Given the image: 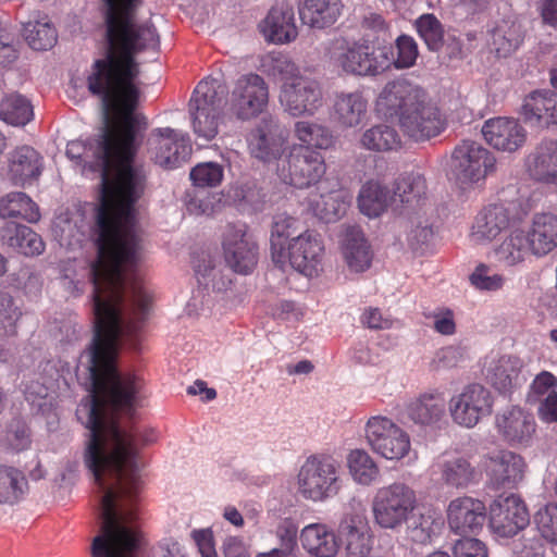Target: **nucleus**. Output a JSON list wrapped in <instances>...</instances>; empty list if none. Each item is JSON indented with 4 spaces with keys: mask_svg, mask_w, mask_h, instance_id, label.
<instances>
[{
    "mask_svg": "<svg viewBox=\"0 0 557 557\" xmlns=\"http://www.w3.org/2000/svg\"><path fill=\"white\" fill-rule=\"evenodd\" d=\"M97 247V258L90 264L92 394L84 462L103 495L102 524L90 550L92 557H136L139 532L135 522L143 491L138 444H150L156 435L121 426L117 414L134 416L143 381L133 373L122 374L116 362L121 341L137 336L152 299L144 286L139 246Z\"/></svg>",
    "mask_w": 557,
    "mask_h": 557,
    "instance_id": "1",
    "label": "nucleus"
},
{
    "mask_svg": "<svg viewBox=\"0 0 557 557\" xmlns=\"http://www.w3.org/2000/svg\"><path fill=\"white\" fill-rule=\"evenodd\" d=\"M106 23V53L96 60L87 78L89 91L107 108L120 103L124 129L114 141H102L100 158L99 205L96 212L94 244H137L136 203L148 185V172L136 161L147 122L135 113L140 95V69L135 55L159 46V35L151 23L139 24L137 10L143 0H102Z\"/></svg>",
    "mask_w": 557,
    "mask_h": 557,
    "instance_id": "2",
    "label": "nucleus"
},
{
    "mask_svg": "<svg viewBox=\"0 0 557 557\" xmlns=\"http://www.w3.org/2000/svg\"><path fill=\"white\" fill-rule=\"evenodd\" d=\"M376 111L385 117H396L403 133L414 141L436 137L446 126L429 94L407 81L387 83L377 97Z\"/></svg>",
    "mask_w": 557,
    "mask_h": 557,
    "instance_id": "3",
    "label": "nucleus"
},
{
    "mask_svg": "<svg viewBox=\"0 0 557 557\" xmlns=\"http://www.w3.org/2000/svg\"><path fill=\"white\" fill-rule=\"evenodd\" d=\"M228 89L219 79H203L196 86L188 103L194 134L206 141L219 133L222 110L226 103Z\"/></svg>",
    "mask_w": 557,
    "mask_h": 557,
    "instance_id": "4",
    "label": "nucleus"
},
{
    "mask_svg": "<svg viewBox=\"0 0 557 557\" xmlns=\"http://www.w3.org/2000/svg\"><path fill=\"white\" fill-rule=\"evenodd\" d=\"M332 64L346 75L377 76L389 70L391 59L382 47L369 40H336L330 50Z\"/></svg>",
    "mask_w": 557,
    "mask_h": 557,
    "instance_id": "5",
    "label": "nucleus"
},
{
    "mask_svg": "<svg viewBox=\"0 0 557 557\" xmlns=\"http://www.w3.org/2000/svg\"><path fill=\"white\" fill-rule=\"evenodd\" d=\"M342 488L341 465L330 455L309 456L297 473V491L306 500L322 503Z\"/></svg>",
    "mask_w": 557,
    "mask_h": 557,
    "instance_id": "6",
    "label": "nucleus"
},
{
    "mask_svg": "<svg viewBox=\"0 0 557 557\" xmlns=\"http://www.w3.org/2000/svg\"><path fill=\"white\" fill-rule=\"evenodd\" d=\"M418 505L416 491L403 482L380 487L372 499L374 523L383 529L398 531L411 520Z\"/></svg>",
    "mask_w": 557,
    "mask_h": 557,
    "instance_id": "7",
    "label": "nucleus"
},
{
    "mask_svg": "<svg viewBox=\"0 0 557 557\" xmlns=\"http://www.w3.org/2000/svg\"><path fill=\"white\" fill-rule=\"evenodd\" d=\"M325 172L324 157L302 145H294L277 168L280 178L297 188H308L319 183Z\"/></svg>",
    "mask_w": 557,
    "mask_h": 557,
    "instance_id": "8",
    "label": "nucleus"
},
{
    "mask_svg": "<svg viewBox=\"0 0 557 557\" xmlns=\"http://www.w3.org/2000/svg\"><path fill=\"white\" fill-rule=\"evenodd\" d=\"M103 108V126L101 127L97 137L89 139L87 143L74 140L67 144L66 156L71 159H77L84 163L92 172H100V158L102 154L98 152V148L102 141H114L120 137L124 129V111L121 109L120 103L116 102L113 107L107 108L101 100Z\"/></svg>",
    "mask_w": 557,
    "mask_h": 557,
    "instance_id": "9",
    "label": "nucleus"
},
{
    "mask_svg": "<svg viewBox=\"0 0 557 557\" xmlns=\"http://www.w3.org/2000/svg\"><path fill=\"white\" fill-rule=\"evenodd\" d=\"M366 438L372 450L388 460H400L411 449L410 437L393 420L371 417L366 424Z\"/></svg>",
    "mask_w": 557,
    "mask_h": 557,
    "instance_id": "10",
    "label": "nucleus"
},
{
    "mask_svg": "<svg viewBox=\"0 0 557 557\" xmlns=\"http://www.w3.org/2000/svg\"><path fill=\"white\" fill-rule=\"evenodd\" d=\"M530 523L525 502L517 494L496 497L488 506V527L498 537L510 539Z\"/></svg>",
    "mask_w": 557,
    "mask_h": 557,
    "instance_id": "11",
    "label": "nucleus"
},
{
    "mask_svg": "<svg viewBox=\"0 0 557 557\" xmlns=\"http://www.w3.org/2000/svg\"><path fill=\"white\" fill-rule=\"evenodd\" d=\"M491 391L479 383L468 384L449 400V412L455 423L465 428L475 426L493 411Z\"/></svg>",
    "mask_w": 557,
    "mask_h": 557,
    "instance_id": "12",
    "label": "nucleus"
},
{
    "mask_svg": "<svg viewBox=\"0 0 557 557\" xmlns=\"http://www.w3.org/2000/svg\"><path fill=\"white\" fill-rule=\"evenodd\" d=\"M496 160L492 152L481 144L463 140L451 156V171L456 180L462 184L484 178L495 170Z\"/></svg>",
    "mask_w": 557,
    "mask_h": 557,
    "instance_id": "13",
    "label": "nucleus"
},
{
    "mask_svg": "<svg viewBox=\"0 0 557 557\" xmlns=\"http://www.w3.org/2000/svg\"><path fill=\"white\" fill-rule=\"evenodd\" d=\"M269 101L265 81L258 74L239 77L231 94L230 110L239 120H249L261 113Z\"/></svg>",
    "mask_w": 557,
    "mask_h": 557,
    "instance_id": "14",
    "label": "nucleus"
},
{
    "mask_svg": "<svg viewBox=\"0 0 557 557\" xmlns=\"http://www.w3.org/2000/svg\"><path fill=\"white\" fill-rule=\"evenodd\" d=\"M446 519L453 533L461 536L478 535L488 521V508L479 498L458 496L449 502Z\"/></svg>",
    "mask_w": 557,
    "mask_h": 557,
    "instance_id": "15",
    "label": "nucleus"
},
{
    "mask_svg": "<svg viewBox=\"0 0 557 557\" xmlns=\"http://www.w3.org/2000/svg\"><path fill=\"white\" fill-rule=\"evenodd\" d=\"M280 101L284 110L293 116L313 115L322 107V90L317 81L300 76L294 82L283 84Z\"/></svg>",
    "mask_w": 557,
    "mask_h": 557,
    "instance_id": "16",
    "label": "nucleus"
},
{
    "mask_svg": "<svg viewBox=\"0 0 557 557\" xmlns=\"http://www.w3.org/2000/svg\"><path fill=\"white\" fill-rule=\"evenodd\" d=\"M496 428L511 446H530L536 432L534 417L520 407H511L496 418Z\"/></svg>",
    "mask_w": 557,
    "mask_h": 557,
    "instance_id": "17",
    "label": "nucleus"
},
{
    "mask_svg": "<svg viewBox=\"0 0 557 557\" xmlns=\"http://www.w3.org/2000/svg\"><path fill=\"white\" fill-rule=\"evenodd\" d=\"M273 262L284 269L287 263L304 274L312 277L318 274L323 255V246H271Z\"/></svg>",
    "mask_w": 557,
    "mask_h": 557,
    "instance_id": "18",
    "label": "nucleus"
},
{
    "mask_svg": "<svg viewBox=\"0 0 557 557\" xmlns=\"http://www.w3.org/2000/svg\"><path fill=\"white\" fill-rule=\"evenodd\" d=\"M250 153L263 161L272 162L283 153V138L278 135V124L272 116H264L249 135Z\"/></svg>",
    "mask_w": 557,
    "mask_h": 557,
    "instance_id": "19",
    "label": "nucleus"
},
{
    "mask_svg": "<svg viewBox=\"0 0 557 557\" xmlns=\"http://www.w3.org/2000/svg\"><path fill=\"white\" fill-rule=\"evenodd\" d=\"M485 140L497 150L513 152L527 140V132L515 119L496 117L482 127Z\"/></svg>",
    "mask_w": 557,
    "mask_h": 557,
    "instance_id": "20",
    "label": "nucleus"
},
{
    "mask_svg": "<svg viewBox=\"0 0 557 557\" xmlns=\"http://www.w3.org/2000/svg\"><path fill=\"white\" fill-rule=\"evenodd\" d=\"M525 467L522 456L500 450L490 457V482L494 488H513L523 480Z\"/></svg>",
    "mask_w": 557,
    "mask_h": 557,
    "instance_id": "21",
    "label": "nucleus"
},
{
    "mask_svg": "<svg viewBox=\"0 0 557 557\" xmlns=\"http://www.w3.org/2000/svg\"><path fill=\"white\" fill-rule=\"evenodd\" d=\"M226 200L243 214H257L264 211L268 194L258 180L248 177L230 185Z\"/></svg>",
    "mask_w": 557,
    "mask_h": 557,
    "instance_id": "22",
    "label": "nucleus"
},
{
    "mask_svg": "<svg viewBox=\"0 0 557 557\" xmlns=\"http://www.w3.org/2000/svg\"><path fill=\"white\" fill-rule=\"evenodd\" d=\"M42 157L30 146L17 147L10 153L8 177L15 186L32 185L41 175Z\"/></svg>",
    "mask_w": 557,
    "mask_h": 557,
    "instance_id": "23",
    "label": "nucleus"
},
{
    "mask_svg": "<svg viewBox=\"0 0 557 557\" xmlns=\"http://www.w3.org/2000/svg\"><path fill=\"white\" fill-rule=\"evenodd\" d=\"M261 30L264 37L274 44H286L298 35L295 12L287 1L276 3L264 18Z\"/></svg>",
    "mask_w": 557,
    "mask_h": 557,
    "instance_id": "24",
    "label": "nucleus"
},
{
    "mask_svg": "<svg viewBox=\"0 0 557 557\" xmlns=\"http://www.w3.org/2000/svg\"><path fill=\"white\" fill-rule=\"evenodd\" d=\"M508 226L507 209L502 205L488 206L476 215L472 225L471 239L476 243L506 239Z\"/></svg>",
    "mask_w": 557,
    "mask_h": 557,
    "instance_id": "25",
    "label": "nucleus"
},
{
    "mask_svg": "<svg viewBox=\"0 0 557 557\" xmlns=\"http://www.w3.org/2000/svg\"><path fill=\"white\" fill-rule=\"evenodd\" d=\"M159 141L154 161L164 169H175L187 161L191 153L188 138L175 129L165 127L158 129Z\"/></svg>",
    "mask_w": 557,
    "mask_h": 557,
    "instance_id": "26",
    "label": "nucleus"
},
{
    "mask_svg": "<svg viewBox=\"0 0 557 557\" xmlns=\"http://www.w3.org/2000/svg\"><path fill=\"white\" fill-rule=\"evenodd\" d=\"M523 120L534 126L548 127L557 124V95L553 91H533L527 96L520 109Z\"/></svg>",
    "mask_w": 557,
    "mask_h": 557,
    "instance_id": "27",
    "label": "nucleus"
},
{
    "mask_svg": "<svg viewBox=\"0 0 557 557\" xmlns=\"http://www.w3.org/2000/svg\"><path fill=\"white\" fill-rule=\"evenodd\" d=\"M351 198L346 190L327 193L312 191L307 198L308 210L319 220L330 223L343 218L350 207Z\"/></svg>",
    "mask_w": 557,
    "mask_h": 557,
    "instance_id": "28",
    "label": "nucleus"
},
{
    "mask_svg": "<svg viewBox=\"0 0 557 557\" xmlns=\"http://www.w3.org/2000/svg\"><path fill=\"white\" fill-rule=\"evenodd\" d=\"M339 534L348 557H367L371 552L370 529L363 515H347L339 524Z\"/></svg>",
    "mask_w": 557,
    "mask_h": 557,
    "instance_id": "29",
    "label": "nucleus"
},
{
    "mask_svg": "<svg viewBox=\"0 0 557 557\" xmlns=\"http://www.w3.org/2000/svg\"><path fill=\"white\" fill-rule=\"evenodd\" d=\"M317 244L322 242L321 235L314 231L305 228L298 219L280 213L273 216L271 224L270 244Z\"/></svg>",
    "mask_w": 557,
    "mask_h": 557,
    "instance_id": "30",
    "label": "nucleus"
},
{
    "mask_svg": "<svg viewBox=\"0 0 557 557\" xmlns=\"http://www.w3.org/2000/svg\"><path fill=\"white\" fill-rule=\"evenodd\" d=\"M531 176L543 183L557 186V139H544L529 156Z\"/></svg>",
    "mask_w": 557,
    "mask_h": 557,
    "instance_id": "31",
    "label": "nucleus"
},
{
    "mask_svg": "<svg viewBox=\"0 0 557 557\" xmlns=\"http://www.w3.org/2000/svg\"><path fill=\"white\" fill-rule=\"evenodd\" d=\"M510 244H557V215L552 213H537L532 225L525 231L515 228L510 232Z\"/></svg>",
    "mask_w": 557,
    "mask_h": 557,
    "instance_id": "32",
    "label": "nucleus"
},
{
    "mask_svg": "<svg viewBox=\"0 0 557 557\" xmlns=\"http://www.w3.org/2000/svg\"><path fill=\"white\" fill-rule=\"evenodd\" d=\"M407 416L420 425H435L445 416V398L443 393L421 394L406 407Z\"/></svg>",
    "mask_w": 557,
    "mask_h": 557,
    "instance_id": "33",
    "label": "nucleus"
},
{
    "mask_svg": "<svg viewBox=\"0 0 557 557\" xmlns=\"http://www.w3.org/2000/svg\"><path fill=\"white\" fill-rule=\"evenodd\" d=\"M368 112V101L362 92H342L334 102V119L344 128L360 125Z\"/></svg>",
    "mask_w": 557,
    "mask_h": 557,
    "instance_id": "34",
    "label": "nucleus"
},
{
    "mask_svg": "<svg viewBox=\"0 0 557 557\" xmlns=\"http://www.w3.org/2000/svg\"><path fill=\"white\" fill-rule=\"evenodd\" d=\"M302 547L315 557H334L338 543L334 532L323 523L306 525L300 533Z\"/></svg>",
    "mask_w": 557,
    "mask_h": 557,
    "instance_id": "35",
    "label": "nucleus"
},
{
    "mask_svg": "<svg viewBox=\"0 0 557 557\" xmlns=\"http://www.w3.org/2000/svg\"><path fill=\"white\" fill-rule=\"evenodd\" d=\"M342 8L341 0H304L299 7V16L304 24L322 29L337 21Z\"/></svg>",
    "mask_w": 557,
    "mask_h": 557,
    "instance_id": "36",
    "label": "nucleus"
},
{
    "mask_svg": "<svg viewBox=\"0 0 557 557\" xmlns=\"http://www.w3.org/2000/svg\"><path fill=\"white\" fill-rule=\"evenodd\" d=\"M522 367V361L518 357L503 356L490 368L487 377L499 393H510L525 382L521 374Z\"/></svg>",
    "mask_w": 557,
    "mask_h": 557,
    "instance_id": "37",
    "label": "nucleus"
},
{
    "mask_svg": "<svg viewBox=\"0 0 557 557\" xmlns=\"http://www.w3.org/2000/svg\"><path fill=\"white\" fill-rule=\"evenodd\" d=\"M393 197L387 186L380 181L369 180L360 188L358 207L369 218H376L388 208Z\"/></svg>",
    "mask_w": 557,
    "mask_h": 557,
    "instance_id": "38",
    "label": "nucleus"
},
{
    "mask_svg": "<svg viewBox=\"0 0 557 557\" xmlns=\"http://www.w3.org/2000/svg\"><path fill=\"white\" fill-rule=\"evenodd\" d=\"M442 481L450 487L467 488L475 479V469L461 456L444 458L438 463Z\"/></svg>",
    "mask_w": 557,
    "mask_h": 557,
    "instance_id": "39",
    "label": "nucleus"
},
{
    "mask_svg": "<svg viewBox=\"0 0 557 557\" xmlns=\"http://www.w3.org/2000/svg\"><path fill=\"white\" fill-rule=\"evenodd\" d=\"M524 34L517 21L504 20L494 29L492 45L499 58L511 55L522 44Z\"/></svg>",
    "mask_w": 557,
    "mask_h": 557,
    "instance_id": "40",
    "label": "nucleus"
},
{
    "mask_svg": "<svg viewBox=\"0 0 557 557\" xmlns=\"http://www.w3.org/2000/svg\"><path fill=\"white\" fill-rule=\"evenodd\" d=\"M359 144L371 151H391L400 147L401 139L393 126L376 124L361 134Z\"/></svg>",
    "mask_w": 557,
    "mask_h": 557,
    "instance_id": "41",
    "label": "nucleus"
},
{
    "mask_svg": "<svg viewBox=\"0 0 557 557\" xmlns=\"http://www.w3.org/2000/svg\"><path fill=\"white\" fill-rule=\"evenodd\" d=\"M0 215L3 219L22 218L30 223L40 219L37 205L25 193H10L0 199Z\"/></svg>",
    "mask_w": 557,
    "mask_h": 557,
    "instance_id": "42",
    "label": "nucleus"
},
{
    "mask_svg": "<svg viewBox=\"0 0 557 557\" xmlns=\"http://www.w3.org/2000/svg\"><path fill=\"white\" fill-rule=\"evenodd\" d=\"M347 467L354 481L364 486L376 482L381 474L374 459L363 449H354L348 454Z\"/></svg>",
    "mask_w": 557,
    "mask_h": 557,
    "instance_id": "43",
    "label": "nucleus"
},
{
    "mask_svg": "<svg viewBox=\"0 0 557 557\" xmlns=\"http://www.w3.org/2000/svg\"><path fill=\"white\" fill-rule=\"evenodd\" d=\"M23 36L29 47L37 51L51 49L58 39L54 26L46 16L24 23Z\"/></svg>",
    "mask_w": 557,
    "mask_h": 557,
    "instance_id": "44",
    "label": "nucleus"
},
{
    "mask_svg": "<svg viewBox=\"0 0 557 557\" xmlns=\"http://www.w3.org/2000/svg\"><path fill=\"white\" fill-rule=\"evenodd\" d=\"M294 135L301 143L300 145L311 149H329L334 144V137L329 127L311 121L296 122Z\"/></svg>",
    "mask_w": 557,
    "mask_h": 557,
    "instance_id": "45",
    "label": "nucleus"
},
{
    "mask_svg": "<svg viewBox=\"0 0 557 557\" xmlns=\"http://www.w3.org/2000/svg\"><path fill=\"white\" fill-rule=\"evenodd\" d=\"M33 115V106L20 94H10L0 102V119L8 124L24 126Z\"/></svg>",
    "mask_w": 557,
    "mask_h": 557,
    "instance_id": "46",
    "label": "nucleus"
},
{
    "mask_svg": "<svg viewBox=\"0 0 557 557\" xmlns=\"http://www.w3.org/2000/svg\"><path fill=\"white\" fill-rule=\"evenodd\" d=\"M25 475L12 467H0V503L16 504L27 492Z\"/></svg>",
    "mask_w": 557,
    "mask_h": 557,
    "instance_id": "47",
    "label": "nucleus"
},
{
    "mask_svg": "<svg viewBox=\"0 0 557 557\" xmlns=\"http://www.w3.org/2000/svg\"><path fill=\"white\" fill-rule=\"evenodd\" d=\"M227 267L235 273L250 274L258 263L257 246H223Z\"/></svg>",
    "mask_w": 557,
    "mask_h": 557,
    "instance_id": "48",
    "label": "nucleus"
},
{
    "mask_svg": "<svg viewBox=\"0 0 557 557\" xmlns=\"http://www.w3.org/2000/svg\"><path fill=\"white\" fill-rule=\"evenodd\" d=\"M382 51H387L391 59L389 69H409L414 65L419 55L418 46L414 39L408 35H400L395 41L396 54L391 46H381Z\"/></svg>",
    "mask_w": 557,
    "mask_h": 557,
    "instance_id": "49",
    "label": "nucleus"
},
{
    "mask_svg": "<svg viewBox=\"0 0 557 557\" xmlns=\"http://www.w3.org/2000/svg\"><path fill=\"white\" fill-rule=\"evenodd\" d=\"M216 263V256L212 253L209 246H198V248L191 252V265L199 284L208 285V281L211 278L213 288L221 289L226 285L223 283L222 286H220L214 282Z\"/></svg>",
    "mask_w": 557,
    "mask_h": 557,
    "instance_id": "50",
    "label": "nucleus"
},
{
    "mask_svg": "<svg viewBox=\"0 0 557 557\" xmlns=\"http://www.w3.org/2000/svg\"><path fill=\"white\" fill-rule=\"evenodd\" d=\"M264 72L283 81L284 83L294 82L300 77L298 66L292 61V59L283 53H271L262 62Z\"/></svg>",
    "mask_w": 557,
    "mask_h": 557,
    "instance_id": "51",
    "label": "nucleus"
},
{
    "mask_svg": "<svg viewBox=\"0 0 557 557\" xmlns=\"http://www.w3.org/2000/svg\"><path fill=\"white\" fill-rule=\"evenodd\" d=\"M416 28L431 51H438L444 44V27L433 14H423L416 21Z\"/></svg>",
    "mask_w": 557,
    "mask_h": 557,
    "instance_id": "52",
    "label": "nucleus"
},
{
    "mask_svg": "<svg viewBox=\"0 0 557 557\" xmlns=\"http://www.w3.org/2000/svg\"><path fill=\"white\" fill-rule=\"evenodd\" d=\"M549 251V246H496L494 257L504 265L512 267L523 261L530 253L536 257H543Z\"/></svg>",
    "mask_w": 557,
    "mask_h": 557,
    "instance_id": "53",
    "label": "nucleus"
},
{
    "mask_svg": "<svg viewBox=\"0 0 557 557\" xmlns=\"http://www.w3.org/2000/svg\"><path fill=\"white\" fill-rule=\"evenodd\" d=\"M425 189V180L421 174L408 173L397 180L394 196L403 203H412L419 201Z\"/></svg>",
    "mask_w": 557,
    "mask_h": 557,
    "instance_id": "54",
    "label": "nucleus"
},
{
    "mask_svg": "<svg viewBox=\"0 0 557 557\" xmlns=\"http://www.w3.org/2000/svg\"><path fill=\"white\" fill-rule=\"evenodd\" d=\"M224 177V168L216 162H203L195 165L190 171V180L195 186L215 187Z\"/></svg>",
    "mask_w": 557,
    "mask_h": 557,
    "instance_id": "55",
    "label": "nucleus"
},
{
    "mask_svg": "<svg viewBox=\"0 0 557 557\" xmlns=\"http://www.w3.org/2000/svg\"><path fill=\"white\" fill-rule=\"evenodd\" d=\"M469 282L478 290L497 292L503 288L505 277L500 274L492 273L488 265L480 263L470 274Z\"/></svg>",
    "mask_w": 557,
    "mask_h": 557,
    "instance_id": "56",
    "label": "nucleus"
},
{
    "mask_svg": "<svg viewBox=\"0 0 557 557\" xmlns=\"http://www.w3.org/2000/svg\"><path fill=\"white\" fill-rule=\"evenodd\" d=\"M0 237L3 244H42L41 237L32 227L15 222H7Z\"/></svg>",
    "mask_w": 557,
    "mask_h": 557,
    "instance_id": "57",
    "label": "nucleus"
},
{
    "mask_svg": "<svg viewBox=\"0 0 557 557\" xmlns=\"http://www.w3.org/2000/svg\"><path fill=\"white\" fill-rule=\"evenodd\" d=\"M20 317L21 312L14 306L13 298L8 294H0V336H15Z\"/></svg>",
    "mask_w": 557,
    "mask_h": 557,
    "instance_id": "58",
    "label": "nucleus"
},
{
    "mask_svg": "<svg viewBox=\"0 0 557 557\" xmlns=\"http://www.w3.org/2000/svg\"><path fill=\"white\" fill-rule=\"evenodd\" d=\"M536 528L548 542L557 544V504H547L534 517Z\"/></svg>",
    "mask_w": 557,
    "mask_h": 557,
    "instance_id": "59",
    "label": "nucleus"
},
{
    "mask_svg": "<svg viewBox=\"0 0 557 557\" xmlns=\"http://www.w3.org/2000/svg\"><path fill=\"white\" fill-rule=\"evenodd\" d=\"M412 522L409 528L412 529L413 539L424 543L431 541L432 536L437 534L442 528L440 519L434 518L430 512L420 513L418 517L412 515Z\"/></svg>",
    "mask_w": 557,
    "mask_h": 557,
    "instance_id": "60",
    "label": "nucleus"
},
{
    "mask_svg": "<svg viewBox=\"0 0 557 557\" xmlns=\"http://www.w3.org/2000/svg\"><path fill=\"white\" fill-rule=\"evenodd\" d=\"M343 256L349 270L358 273L370 268L373 251L371 246H343Z\"/></svg>",
    "mask_w": 557,
    "mask_h": 557,
    "instance_id": "61",
    "label": "nucleus"
},
{
    "mask_svg": "<svg viewBox=\"0 0 557 557\" xmlns=\"http://www.w3.org/2000/svg\"><path fill=\"white\" fill-rule=\"evenodd\" d=\"M463 359V350L460 347L447 346L435 352L430 367L434 371L453 369L458 367Z\"/></svg>",
    "mask_w": 557,
    "mask_h": 557,
    "instance_id": "62",
    "label": "nucleus"
},
{
    "mask_svg": "<svg viewBox=\"0 0 557 557\" xmlns=\"http://www.w3.org/2000/svg\"><path fill=\"white\" fill-rule=\"evenodd\" d=\"M215 196L208 191H198L189 195L186 208L189 213L196 215H212L219 208Z\"/></svg>",
    "mask_w": 557,
    "mask_h": 557,
    "instance_id": "63",
    "label": "nucleus"
},
{
    "mask_svg": "<svg viewBox=\"0 0 557 557\" xmlns=\"http://www.w3.org/2000/svg\"><path fill=\"white\" fill-rule=\"evenodd\" d=\"M454 555L455 557H487L488 549L484 542L463 536V539L458 540L454 545Z\"/></svg>",
    "mask_w": 557,
    "mask_h": 557,
    "instance_id": "64",
    "label": "nucleus"
}]
</instances>
